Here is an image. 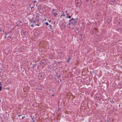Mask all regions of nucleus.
Returning <instances> with one entry per match:
<instances>
[{"label":"nucleus","mask_w":122,"mask_h":122,"mask_svg":"<svg viewBox=\"0 0 122 122\" xmlns=\"http://www.w3.org/2000/svg\"><path fill=\"white\" fill-rule=\"evenodd\" d=\"M45 73L43 72L40 73L38 76V78L40 80H42L45 77Z\"/></svg>","instance_id":"f257e3e1"},{"label":"nucleus","mask_w":122,"mask_h":122,"mask_svg":"<svg viewBox=\"0 0 122 122\" xmlns=\"http://www.w3.org/2000/svg\"><path fill=\"white\" fill-rule=\"evenodd\" d=\"M69 22L71 23V25L72 26H75L76 23L77 22L76 19H74L73 18H72L70 20Z\"/></svg>","instance_id":"f03ea898"},{"label":"nucleus","mask_w":122,"mask_h":122,"mask_svg":"<svg viewBox=\"0 0 122 122\" xmlns=\"http://www.w3.org/2000/svg\"><path fill=\"white\" fill-rule=\"evenodd\" d=\"M81 0H75V3L76 6L78 7H80L81 5Z\"/></svg>","instance_id":"7ed1b4c3"},{"label":"nucleus","mask_w":122,"mask_h":122,"mask_svg":"<svg viewBox=\"0 0 122 122\" xmlns=\"http://www.w3.org/2000/svg\"><path fill=\"white\" fill-rule=\"evenodd\" d=\"M21 32L22 36H25L27 35L28 34V32L24 30H22L21 31Z\"/></svg>","instance_id":"20e7f679"},{"label":"nucleus","mask_w":122,"mask_h":122,"mask_svg":"<svg viewBox=\"0 0 122 122\" xmlns=\"http://www.w3.org/2000/svg\"><path fill=\"white\" fill-rule=\"evenodd\" d=\"M25 50L24 47L23 46H21L18 49V51L19 52H24Z\"/></svg>","instance_id":"39448f33"},{"label":"nucleus","mask_w":122,"mask_h":122,"mask_svg":"<svg viewBox=\"0 0 122 122\" xmlns=\"http://www.w3.org/2000/svg\"><path fill=\"white\" fill-rule=\"evenodd\" d=\"M52 12L53 14H54V17H56L57 15H58L56 10L55 9H53L52 10Z\"/></svg>","instance_id":"423d86ee"},{"label":"nucleus","mask_w":122,"mask_h":122,"mask_svg":"<svg viewBox=\"0 0 122 122\" xmlns=\"http://www.w3.org/2000/svg\"><path fill=\"white\" fill-rule=\"evenodd\" d=\"M39 21V19L33 21V22H35V25L39 26V25L38 23Z\"/></svg>","instance_id":"0eeeda50"},{"label":"nucleus","mask_w":122,"mask_h":122,"mask_svg":"<svg viewBox=\"0 0 122 122\" xmlns=\"http://www.w3.org/2000/svg\"><path fill=\"white\" fill-rule=\"evenodd\" d=\"M117 23L118 25H120V26L122 25V24L121 23L120 19H118L117 20Z\"/></svg>","instance_id":"6e6552de"},{"label":"nucleus","mask_w":122,"mask_h":122,"mask_svg":"<svg viewBox=\"0 0 122 122\" xmlns=\"http://www.w3.org/2000/svg\"><path fill=\"white\" fill-rule=\"evenodd\" d=\"M41 64L45 65L46 63V61L45 60H42L41 62Z\"/></svg>","instance_id":"1a4fd4ad"},{"label":"nucleus","mask_w":122,"mask_h":122,"mask_svg":"<svg viewBox=\"0 0 122 122\" xmlns=\"http://www.w3.org/2000/svg\"><path fill=\"white\" fill-rule=\"evenodd\" d=\"M118 87L119 88H120L122 87V84L121 83H119L118 86Z\"/></svg>","instance_id":"9d476101"},{"label":"nucleus","mask_w":122,"mask_h":122,"mask_svg":"<svg viewBox=\"0 0 122 122\" xmlns=\"http://www.w3.org/2000/svg\"><path fill=\"white\" fill-rule=\"evenodd\" d=\"M96 31L95 30H93L91 32V34H92V33L93 32V34H95L96 33Z\"/></svg>","instance_id":"9b49d317"},{"label":"nucleus","mask_w":122,"mask_h":122,"mask_svg":"<svg viewBox=\"0 0 122 122\" xmlns=\"http://www.w3.org/2000/svg\"><path fill=\"white\" fill-rule=\"evenodd\" d=\"M111 21V20H109L108 19L107 20V22L109 23Z\"/></svg>","instance_id":"f8f14e48"},{"label":"nucleus","mask_w":122,"mask_h":122,"mask_svg":"<svg viewBox=\"0 0 122 122\" xmlns=\"http://www.w3.org/2000/svg\"><path fill=\"white\" fill-rule=\"evenodd\" d=\"M66 17L67 18H68L69 19L70 18H71V16H67Z\"/></svg>","instance_id":"ddd939ff"},{"label":"nucleus","mask_w":122,"mask_h":122,"mask_svg":"<svg viewBox=\"0 0 122 122\" xmlns=\"http://www.w3.org/2000/svg\"><path fill=\"white\" fill-rule=\"evenodd\" d=\"M108 19L109 20H111V19H112V18L111 17H108Z\"/></svg>","instance_id":"4468645a"},{"label":"nucleus","mask_w":122,"mask_h":122,"mask_svg":"<svg viewBox=\"0 0 122 122\" xmlns=\"http://www.w3.org/2000/svg\"><path fill=\"white\" fill-rule=\"evenodd\" d=\"M49 26L50 27V29H52V27L51 25H49Z\"/></svg>","instance_id":"2eb2a0df"},{"label":"nucleus","mask_w":122,"mask_h":122,"mask_svg":"<svg viewBox=\"0 0 122 122\" xmlns=\"http://www.w3.org/2000/svg\"><path fill=\"white\" fill-rule=\"evenodd\" d=\"M45 23L46 25H48V24L47 22H46V23Z\"/></svg>","instance_id":"dca6fc26"},{"label":"nucleus","mask_w":122,"mask_h":122,"mask_svg":"<svg viewBox=\"0 0 122 122\" xmlns=\"http://www.w3.org/2000/svg\"><path fill=\"white\" fill-rule=\"evenodd\" d=\"M9 33V32L7 33H6L4 35L5 36L6 35H7V34H8Z\"/></svg>","instance_id":"f3484780"},{"label":"nucleus","mask_w":122,"mask_h":122,"mask_svg":"<svg viewBox=\"0 0 122 122\" xmlns=\"http://www.w3.org/2000/svg\"><path fill=\"white\" fill-rule=\"evenodd\" d=\"M70 58H69L67 60V62L69 63V60H70Z\"/></svg>","instance_id":"a211bd4d"},{"label":"nucleus","mask_w":122,"mask_h":122,"mask_svg":"<svg viewBox=\"0 0 122 122\" xmlns=\"http://www.w3.org/2000/svg\"><path fill=\"white\" fill-rule=\"evenodd\" d=\"M71 25V23L70 22L67 25Z\"/></svg>","instance_id":"6ab92c4d"},{"label":"nucleus","mask_w":122,"mask_h":122,"mask_svg":"<svg viewBox=\"0 0 122 122\" xmlns=\"http://www.w3.org/2000/svg\"><path fill=\"white\" fill-rule=\"evenodd\" d=\"M49 91H52V92H54V91L53 90H52V89H50L49 90Z\"/></svg>","instance_id":"aec40b11"},{"label":"nucleus","mask_w":122,"mask_h":122,"mask_svg":"<svg viewBox=\"0 0 122 122\" xmlns=\"http://www.w3.org/2000/svg\"><path fill=\"white\" fill-rule=\"evenodd\" d=\"M25 116H24L23 117H22V118H21V119H23L24 118H25Z\"/></svg>","instance_id":"412c9836"},{"label":"nucleus","mask_w":122,"mask_h":122,"mask_svg":"<svg viewBox=\"0 0 122 122\" xmlns=\"http://www.w3.org/2000/svg\"><path fill=\"white\" fill-rule=\"evenodd\" d=\"M30 7L31 9H32V8H33L34 7H33V6L31 7L30 5Z\"/></svg>","instance_id":"4be33fe9"},{"label":"nucleus","mask_w":122,"mask_h":122,"mask_svg":"<svg viewBox=\"0 0 122 122\" xmlns=\"http://www.w3.org/2000/svg\"><path fill=\"white\" fill-rule=\"evenodd\" d=\"M1 88H2V86H0V91H1Z\"/></svg>","instance_id":"5701e85b"},{"label":"nucleus","mask_w":122,"mask_h":122,"mask_svg":"<svg viewBox=\"0 0 122 122\" xmlns=\"http://www.w3.org/2000/svg\"><path fill=\"white\" fill-rule=\"evenodd\" d=\"M20 21V20H18V22H19L20 23H21V21Z\"/></svg>","instance_id":"b1692460"},{"label":"nucleus","mask_w":122,"mask_h":122,"mask_svg":"<svg viewBox=\"0 0 122 122\" xmlns=\"http://www.w3.org/2000/svg\"><path fill=\"white\" fill-rule=\"evenodd\" d=\"M64 12L63 13V14L62 15H63V16H65V15L64 14Z\"/></svg>","instance_id":"393cba45"},{"label":"nucleus","mask_w":122,"mask_h":122,"mask_svg":"<svg viewBox=\"0 0 122 122\" xmlns=\"http://www.w3.org/2000/svg\"><path fill=\"white\" fill-rule=\"evenodd\" d=\"M79 28H77L76 29V30L77 31L78 30Z\"/></svg>","instance_id":"a878e982"},{"label":"nucleus","mask_w":122,"mask_h":122,"mask_svg":"<svg viewBox=\"0 0 122 122\" xmlns=\"http://www.w3.org/2000/svg\"><path fill=\"white\" fill-rule=\"evenodd\" d=\"M2 85V84L1 83V82L0 81V85L1 86Z\"/></svg>","instance_id":"bb28decb"},{"label":"nucleus","mask_w":122,"mask_h":122,"mask_svg":"<svg viewBox=\"0 0 122 122\" xmlns=\"http://www.w3.org/2000/svg\"><path fill=\"white\" fill-rule=\"evenodd\" d=\"M32 27H33V25H30Z\"/></svg>","instance_id":"cd10ccee"},{"label":"nucleus","mask_w":122,"mask_h":122,"mask_svg":"<svg viewBox=\"0 0 122 122\" xmlns=\"http://www.w3.org/2000/svg\"><path fill=\"white\" fill-rule=\"evenodd\" d=\"M18 25H15V27H16V26H18Z\"/></svg>","instance_id":"c85d7f7f"},{"label":"nucleus","mask_w":122,"mask_h":122,"mask_svg":"<svg viewBox=\"0 0 122 122\" xmlns=\"http://www.w3.org/2000/svg\"><path fill=\"white\" fill-rule=\"evenodd\" d=\"M8 37H9V38H11V37H10V36H8Z\"/></svg>","instance_id":"c756f323"},{"label":"nucleus","mask_w":122,"mask_h":122,"mask_svg":"<svg viewBox=\"0 0 122 122\" xmlns=\"http://www.w3.org/2000/svg\"><path fill=\"white\" fill-rule=\"evenodd\" d=\"M61 62H58V64H59Z\"/></svg>","instance_id":"7c9ffc66"},{"label":"nucleus","mask_w":122,"mask_h":122,"mask_svg":"<svg viewBox=\"0 0 122 122\" xmlns=\"http://www.w3.org/2000/svg\"><path fill=\"white\" fill-rule=\"evenodd\" d=\"M66 15L68 16V14L67 13H66Z\"/></svg>","instance_id":"2f4dec72"},{"label":"nucleus","mask_w":122,"mask_h":122,"mask_svg":"<svg viewBox=\"0 0 122 122\" xmlns=\"http://www.w3.org/2000/svg\"><path fill=\"white\" fill-rule=\"evenodd\" d=\"M60 77V75H58V77Z\"/></svg>","instance_id":"473e14b6"},{"label":"nucleus","mask_w":122,"mask_h":122,"mask_svg":"<svg viewBox=\"0 0 122 122\" xmlns=\"http://www.w3.org/2000/svg\"><path fill=\"white\" fill-rule=\"evenodd\" d=\"M21 116V115H19L18 116V117H20V116Z\"/></svg>","instance_id":"72a5a7b5"},{"label":"nucleus","mask_w":122,"mask_h":122,"mask_svg":"<svg viewBox=\"0 0 122 122\" xmlns=\"http://www.w3.org/2000/svg\"><path fill=\"white\" fill-rule=\"evenodd\" d=\"M2 31V30L1 29H0V32Z\"/></svg>","instance_id":"f704fd0d"},{"label":"nucleus","mask_w":122,"mask_h":122,"mask_svg":"<svg viewBox=\"0 0 122 122\" xmlns=\"http://www.w3.org/2000/svg\"><path fill=\"white\" fill-rule=\"evenodd\" d=\"M51 95L53 96H54V95L53 94H52Z\"/></svg>","instance_id":"c9c22d12"},{"label":"nucleus","mask_w":122,"mask_h":122,"mask_svg":"<svg viewBox=\"0 0 122 122\" xmlns=\"http://www.w3.org/2000/svg\"><path fill=\"white\" fill-rule=\"evenodd\" d=\"M36 2V0H34V2Z\"/></svg>","instance_id":"e433bc0d"},{"label":"nucleus","mask_w":122,"mask_h":122,"mask_svg":"<svg viewBox=\"0 0 122 122\" xmlns=\"http://www.w3.org/2000/svg\"><path fill=\"white\" fill-rule=\"evenodd\" d=\"M44 0H41V1H44Z\"/></svg>","instance_id":"4c0bfd02"},{"label":"nucleus","mask_w":122,"mask_h":122,"mask_svg":"<svg viewBox=\"0 0 122 122\" xmlns=\"http://www.w3.org/2000/svg\"><path fill=\"white\" fill-rule=\"evenodd\" d=\"M32 122H34V120H32Z\"/></svg>","instance_id":"58836bf2"},{"label":"nucleus","mask_w":122,"mask_h":122,"mask_svg":"<svg viewBox=\"0 0 122 122\" xmlns=\"http://www.w3.org/2000/svg\"><path fill=\"white\" fill-rule=\"evenodd\" d=\"M61 15V17L62 15Z\"/></svg>","instance_id":"ea45409f"},{"label":"nucleus","mask_w":122,"mask_h":122,"mask_svg":"<svg viewBox=\"0 0 122 122\" xmlns=\"http://www.w3.org/2000/svg\"><path fill=\"white\" fill-rule=\"evenodd\" d=\"M51 22V20H49V22Z\"/></svg>","instance_id":"a19ab883"},{"label":"nucleus","mask_w":122,"mask_h":122,"mask_svg":"<svg viewBox=\"0 0 122 122\" xmlns=\"http://www.w3.org/2000/svg\"><path fill=\"white\" fill-rule=\"evenodd\" d=\"M66 12H67V10H66Z\"/></svg>","instance_id":"79ce46f5"},{"label":"nucleus","mask_w":122,"mask_h":122,"mask_svg":"<svg viewBox=\"0 0 122 122\" xmlns=\"http://www.w3.org/2000/svg\"><path fill=\"white\" fill-rule=\"evenodd\" d=\"M120 105H119V107H120Z\"/></svg>","instance_id":"37998d69"},{"label":"nucleus","mask_w":122,"mask_h":122,"mask_svg":"<svg viewBox=\"0 0 122 122\" xmlns=\"http://www.w3.org/2000/svg\"><path fill=\"white\" fill-rule=\"evenodd\" d=\"M107 122H109L108 121H107Z\"/></svg>","instance_id":"c03bdc74"},{"label":"nucleus","mask_w":122,"mask_h":122,"mask_svg":"<svg viewBox=\"0 0 122 122\" xmlns=\"http://www.w3.org/2000/svg\"><path fill=\"white\" fill-rule=\"evenodd\" d=\"M72 29H74V28H72Z\"/></svg>","instance_id":"a18cd8bd"},{"label":"nucleus","mask_w":122,"mask_h":122,"mask_svg":"<svg viewBox=\"0 0 122 122\" xmlns=\"http://www.w3.org/2000/svg\"><path fill=\"white\" fill-rule=\"evenodd\" d=\"M5 38H6V36H5Z\"/></svg>","instance_id":"49530a36"},{"label":"nucleus","mask_w":122,"mask_h":122,"mask_svg":"<svg viewBox=\"0 0 122 122\" xmlns=\"http://www.w3.org/2000/svg\"><path fill=\"white\" fill-rule=\"evenodd\" d=\"M64 23H66V22H64Z\"/></svg>","instance_id":"de8ad7c7"},{"label":"nucleus","mask_w":122,"mask_h":122,"mask_svg":"<svg viewBox=\"0 0 122 122\" xmlns=\"http://www.w3.org/2000/svg\"><path fill=\"white\" fill-rule=\"evenodd\" d=\"M32 120H33V118H32Z\"/></svg>","instance_id":"09e8293b"}]
</instances>
